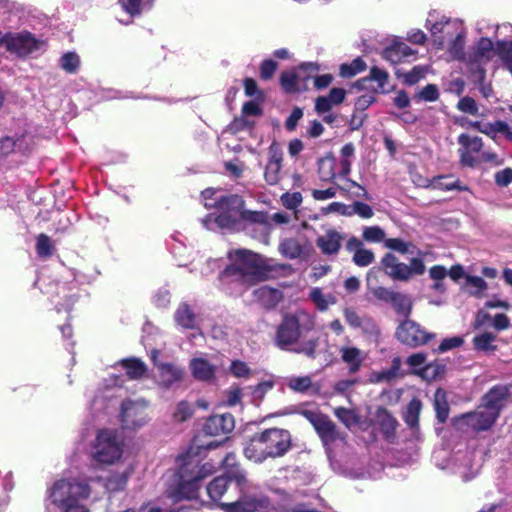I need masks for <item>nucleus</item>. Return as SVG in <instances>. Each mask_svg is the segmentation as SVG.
Instances as JSON below:
<instances>
[{
	"instance_id": "f257e3e1",
	"label": "nucleus",
	"mask_w": 512,
	"mask_h": 512,
	"mask_svg": "<svg viewBox=\"0 0 512 512\" xmlns=\"http://www.w3.org/2000/svg\"><path fill=\"white\" fill-rule=\"evenodd\" d=\"M228 258L232 263L220 272L219 279L236 282L247 287L275 279L293 271L291 264L277 263L271 258H266L247 249L230 251Z\"/></svg>"
},
{
	"instance_id": "f03ea898",
	"label": "nucleus",
	"mask_w": 512,
	"mask_h": 512,
	"mask_svg": "<svg viewBox=\"0 0 512 512\" xmlns=\"http://www.w3.org/2000/svg\"><path fill=\"white\" fill-rule=\"evenodd\" d=\"M220 442L212 441L205 447L190 446L185 454L177 458L178 463V483L172 492V497L176 500L196 499L200 489V483L203 479L213 474L215 467L212 463L201 464L200 452L216 448Z\"/></svg>"
},
{
	"instance_id": "7ed1b4c3",
	"label": "nucleus",
	"mask_w": 512,
	"mask_h": 512,
	"mask_svg": "<svg viewBox=\"0 0 512 512\" xmlns=\"http://www.w3.org/2000/svg\"><path fill=\"white\" fill-rule=\"evenodd\" d=\"M291 448V433L286 429L273 427L253 434L246 442L243 453L247 459L262 463L268 458L283 457Z\"/></svg>"
},
{
	"instance_id": "20e7f679",
	"label": "nucleus",
	"mask_w": 512,
	"mask_h": 512,
	"mask_svg": "<svg viewBox=\"0 0 512 512\" xmlns=\"http://www.w3.org/2000/svg\"><path fill=\"white\" fill-rule=\"evenodd\" d=\"M91 456L100 464H112L122 456V446L116 433L109 429L98 431L92 444Z\"/></svg>"
},
{
	"instance_id": "39448f33",
	"label": "nucleus",
	"mask_w": 512,
	"mask_h": 512,
	"mask_svg": "<svg viewBox=\"0 0 512 512\" xmlns=\"http://www.w3.org/2000/svg\"><path fill=\"white\" fill-rule=\"evenodd\" d=\"M312 328V323L301 325L296 314L287 313L282 317L276 328L274 343L281 350H288L290 346L298 343L303 330H311Z\"/></svg>"
},
{
	"instance_id": "423d86ee",
	"label": "nucleus",
	"mask_w": 512,
	"mask_h": 512,
	"mask_svg": "<svg viewBox=\"0 0 512 512\" xmlns=\"http://www.w3.org/2000/svg\"><path fill=\"white\" fill-rule=\"evenodd\" d=\"M381 266L386 275L399 281H408L412 276L422 275L425 272V264L421 258H412L410 265H407L399 262L393 253H386L382 257Z\"/></svg>"
},
{
	"instance_id": "0eeeda50",
	"label": "nucleus",
	"mask_w": 512,
	"mask_h": 512,
	"mask_svg": "<svg viewBox=\"0 0 512 512\" xmlns=\"http://www.w3.org/2000/svg\"><path fill=\"white\" fill-rule=\"evenodd\" d=\"M435 337V333L426 331L418 322L409 318L401 321L395 330V338L410 348L424 346Z\"/></svg>"
},
{
	"instance_id": "6e6552de",
	"label": "nucleus",
	"mask_w": 512,
	"mask_h": 512,
	"mask_svg": "<svg viewBox=\"0 0 512 512\" xmlns=\"http://www.w3.org/2000/svg\"><path fill=\"white\" fill-rule=\"evenodd\" d=\"M497 421V415L488 410H476L455 416L452 419V426L461 432H482L489 430Z\"/></svg>"
},
{
	"instance_id": "1a4fd4ad",
	"label": "nucleus",
	"mask_w": 512,
	"mask_h": 512,
	"mask_svg": "<svg viewBox=\"0 0 512 512\" xmlns=\"http://www.w3.org/2000/svg\"><path fill=\"white\" fill-rule=\"evenodd\" d=\"M299 414L313 426L324 446H329L340 438L336 424L328 415L310 409H302Z\"/></svg>"
},
{
	"instance_id": "9d476101",
	"label": "nucleus",
	"mask_w": 512,
	"mask_h": 512,
	"mask_svg": "<svg viewBox=\"0 0 512 512\" xmlns=\"http://www.w3.org/2000/svg\"><path fill=\"white\" fill-rule=\"evenodd\" d=\"M39 46L40 41L31 32H7L5 48L8 52L15 54L19 58L29 56L37 51Z\"/></svg>"
},
{
	"instance_id": "9b49d317",
	"label": "nucleus",
	"mask_w": 512,
	"mask_h": 512,
	"mask_svg": "<svg viewBox=\"0 0 512 512\" xmlns=\"http://www.w3.org/2000/svg\"><path fill=\"white\" fill-rule=\"evenodd\" d=\"M496 55V44L490 38L481 37L476 43L474 52L469 56L468 63L470 70L477 74V78L483 81L485 78V69L480 66L482 60L490 61Z\"/></svg>"
},
{
	"instance_id": "f8f14e48",
	"label": "nucleus",
	"mask_w": 512,
	"mask_h": 512,
	"mask_svg": "<svg viewBox=\"0 0 512 512\" xmlns=\"http://www.w3.org/2000/svg\"><path fill=\"white\" fill-rule=\"evenodd\" d=\"M510 394L511 389L508 385H494L482 397L480 408L482 407L493 415H497L498 419L501 411L506 406Z\"/></svg>"
},
{
	"instance_id": "ddd939ff",
	"label": "nucleus",
	"mask_w": 512,
	"mask_h": 512,
	"mask_svg": "<svg viewBox=\"0 0 512 512\" xmlns=\"http://www.w3.org/2000/svg\"><path fill=\"white\" fill-rule=\"evenodd\" d=\"M120 416L122 427L125 429H138L147 421L145 408L132 401L122 403Z\"/></svg>"
},
{
	"instance_id": "4468645a",
	"label": "nucleus",
	"mask_w": 512,
	"mask_h": 512,
	"mask_svg": "<svg viewBox=\"0 0 512 512\" xmlns=\"http://www.w3.org/2000/svg\"><path fill=\"white\" fill-rule=\"evenodd\" d=\"M278 251L283 257L290 260L306 259L312 251V246L308 240L300 241L297 238L289 237L280 241Z\"/></svg>"
},
{
	"instance_id": "2eb2a0df",
	"label": "nucleus",
	"mask_w": 512,
	"mask_h": 512,
	"mask_svg": "<svg viewBox=\"0 0 512 512\" xmlns=\"http://www.w3.org/2000/svg\"><path fill=\"white\" fill-rule=\"evenodd\" d=\"M234 427L235 421L232 414H218L207 418L203 426V432L208 436H221L230 433Z\"/></svg>"
},
{
	"instance_id": "dca6fc26",
	"label": "nucleus",
	"mask_w": 512,
	"mask_h": 512,
	"mask_svg": "<svg viewBox=\"0 0 512 512\" xmlns=\"http://www.w3.org/2000/svg\"><path fill=\"white\" fill-rule=\"evenodd\" d=\"M269 160L265 168L264 178L269 185H276L280 181L283 153L278 144L272 143L268 149Z\"/></svg>"
},
{
	"instance_id": "f3484780",
	"label": "nucleus",
	"mask_w": 512,
	"mask_h": 512,
	"mask_svg": "<svg viewBox=\"0 0 512 512\" xmlns=\"http://www.w3.org/2000/svg\"><path fill=\"white\" fill-rule=\"evenodd\" d=\"M61 479L56 481L50 490V499L53 504L58 507L64 508L65 512H89V510L79 504L71 502L70 493L67 489L59 486Z\"/></svg>"
},
{
	"instance_id": "a211bd4d",
	"label": "nucleus",
	"mask_w": 512,
	"mask_h": 512,
	"mask_svg": "<svg viewBox=\"0 0 512 512\" xmlns=\"http://www.w3.org/2000/svg\"><path fill=\"white\" fill-rule=\"evenodd\" d=\"M376 422L384 439L393 443L396 438V429L399 425L397 419L385 407H378L375 412Z\"/></svg>"
},
{
	"instance_id": "6ab92c4d",
	"label": "nucleus",
	"mask_w": 512,
	"mask_h": 512,
	"mask_svg": "<svg viewBox=\"0 0 512 512\" xmlns=\"http://www.w3.org/2000/svg\"><path fill=\"white\" fill-rule=\"evenodd\" d=\"M230 506L235 512H267L270 501L267 497L244 496L231 503H222Z\"/></svg>"
},
{
	"instance_id": "aec40b11",
	"label": "nucleus",
	"mask_w": 512,
	"mask_h": 512,
	"mask_svg": "<svg viewBox=\"0 0 512 512\" xmlns=\"http://www.w3.org/2000/svg\"><path fill=\"white\" fill-rule=\"evenodd\" d=\"M159 385L165 389L182 381L184 370L174 363H164L158 366Z\"/></svg>"
},
{
	"instance_id": "412c9836",
	"label": "nucleus",
	"mask_w": 512,
	"mask_h": 512,
	"mask_svg": "<svg viewBox=\"0 0 512 512\" xmlns=\"http://www.w3.org/2000/svg\"><path fill=\"white\" fill-rule=\"evenodd\" d=\"M416 51L413 50L406 43L401 41H394L391 45L387 46L383 52L382 56L387 61L392 64H398L405 61L408 57L414 56Z\"/></svg>"
},
{
	"instance_id": "4be33fe9",
	"label": "nucleus",
	"mask_w": 512,
	"mask_h": 512,
	"mask_svg": "<svg viewBox=\"0 0 512 512\" xmlns=\"http://www.w3.org/2000/svg\"><path fill=\"white\" fill-rule=\"evenodd\" d=\"M342 240L343 237L338 231L329 229L325 235L316 239V245L323 254L334 255L341 249Z\"/></svg>"
},
{
	"instance_id": "5701e85b",
	"label": "nucleus",
	"mask_w": 512,
	"mask_h": 512,
	"mask_svg": "<svg viewBox=\"0 0 512 512\" xmlns=\"http://www.w3.org/2000/svg\"><path fill=\"white\" fill-rule=\"evenodd\" d=\"M189 366L196 380L212 382L215 379L216 367L208 360L204 358H193Z\"/></svg>"
},
{
	"instance_id": "b1692460",
	"label": "nucleus",
	"mask_w": 512,
	"mask_h": 512,
	"mask_svg": "<svg viewBox=\"0 0 512 512\" xmlns=\"http://www.w3.org/2000/svg\"><path fill=\"white\" fill-rule=\"evenodd\" d=\"M254 297L265 309L275 308L283 299V293L279 289L270 286H262L254 291Z\"/></svg>"
},
{
	"instance_id": "393cba45",
	"label": "nucleus",
	"mask_w": 512,
	"mask_h": 512,
	"mask_svg": "<svg viewBox=\"0 0 512 512\" xmlns=\"http://www.w3.org/2000/svg\"><path fill=\"white\" fill-rule=\"evenodd\" d=\"M59 486L64 487L70 493L71 502L78 504L79 499H86L89 497L91 489L86 481L77 479H61Z\"/></svg>"
},
{
	"instance_id": "a878e982",
	"label": "nucleus",
	"mask_w": 512,
	"mask_h": 512,
	"mask_svg": "<svg viewBox=\"0 0 512 512\" xmlns=\"http://www.w3.org/2000/svg\"><path fill=\"white\" fill-rule=\"evenodd\" d=\"M340 353L342 361L348 366L349 373H357L364 361L362 351L354 346H343L340 348Z\"/></svg>"
},
{
	"instance_id": "bb28decb",
	"label": "nucleus",
	"mask_w": 512,
	"mask_h": 512,
	"mask_svg": "<svg viewBox=\"0 0 512 512\" xmlns=\"http://www.w3.org/2000/svg\"><path fill=\"white\" fill-rule=\"evenodd\" d=\"M119 364L126 370V375L131 380H139L145 377L148 371L147 365L136 357L121 359Z\"/></svg>"
},
{
	"instance_id": "cd10ccee",
	"label": "nucleus",
	"mask_w": 512,
	"mask_h": 512,
	"mask_svg": "<svg viewBox=\"0 0 512 512\" xmlns=\"http://www.w3.org/2000/svg\"><path fill=\"white\" fill-rule=\"evenodd\" d=\"M244 199L237 194H229L219 197L213 206L221 213L241 212L244 207Z\"/></svg>"
},
{
	"instance_id": "c85d7f7f",
	"label": "nucleus",
	"mask_w": 512,
	"mask_h": 512,
	"mask_svg": "<svg viewBox=\"0 0 512 512\" xmlns=\"http://www.w3.org/2000/svg\"><path fill=\"white\" fill-rule=\"evenodd\" d=\"M436 419L439 424H444L449 417L450 407L447 399V392L443 388H437L433 401Z\"/></svg>"
},
{
	"instance_id": "c756f323",
	"label": "nucleus",
	"mask_w": 512,
	"mask_h": 512,
	"mask_svg": "<svg viewBox=\"0 0 512 512\" xmlns=\"http://www.w3.org/2000/svg\"><path fill=\"white\" fill-rule=\"evenodd\" d=\"M421 410L422 402L420 399L416 397L412 398L407 404L406 411L403 415V420L410 429H419V419Z\"/></svg>"
},
{
	"instance_id": "7c9ffc66",
	"label": "nucleus",
	"mask_w": 512,
	"mask_h": 512,
	"mask_svg": "<svg viewBox=\"0 0 512 512\" xmlns=\"http://www.w3.org/2000/svg\"><path fill=\"white\" fill-rule=\"evenodd\" d=\"M446 372V365L435 360L427 363L426 367L417 369L416 375L427 381H434L444 376Z\"/></svg>"
},
{
	"instance_id": "2f4dec72",
	"label": "nucleus",
	"mask_w": 512,
	"mask_h": 512,
	"mask_svg": "<svg viewBox=\"0 0 512 512\" xmlns=\"http://www.w3.org/2000/svg\"><path fill=\"white\" fill-rule=\"evenodd\" d=\"M496 335L491 332L477 334L472 339L473 349L479 352L493 353L497 350L494 344Z\"/></svg>"
},
{
	"instance_id": "473e14b6",
	"label": "nucleus",
	"mask_w": 512,
	"mask_h": 512,
	"mask_svg": "<svg viewBox=\"0 0 512 512\" xmlns=\"http://www.w3.org/2000/svg\"><path fill=\"white\" fill-rule=\"evenodd\" d=\"M395 313L402 315L405 319L409 318L413 309V302L411 298L403 293L396 292L390 302Z\"/></svg>"
},
{
	"instance_id": "72a5a7b5",
	"label": "nucleus",
	"mask_w": 512,
	"mask_h": 512,
	"mask_svg": "<svg viewBox=\"0 0 512 512\" xmlns=\"http://www.w3.org/2000/svg\"><path fill=\"white\" fill-rule=\"evenodd\" d=\"M317 166L318 175L322 181H332L335 179V159L332 154L319 158Z\"/></svg>"
},
{
	"instance_id": "f704fd0d",
	"label": "nucleus",
	"mask_w": 512,
	"mask_h": 512,
	"mask_svg": "<svg viewBox=\"0 0 512 512\" xmlns=\"http://www.w3.org/2000/svg\"><path fill=\"white\" fill-rule=\"evenodd\" d=\"M229 480L225 476H218L214 478L207 485V493L210 499L214 502H219L228 488Z\"/></svg>"
},
{
	"instance_id": "c9c22d12",
	"label": "nucleus",
	"mask_w": 512,
	"mask_h": 512,
	"mask_svg": "<svg viewBox=\"0 0 512 512\" xmlns=\"http://www.w3.org/2000/svg\"><path fill=\"white\" fill-rule=\"evenodd\" d=\"M174 317L177 324L185 329H193L195 326V314L186 303L179 305Z\"/></svg>"
},
{
	"instance_id": "e433bc0d",
	"label": "nucleus",
	"mask_w": 512,
	"mask_h": 512,
	"mask_svg": "<svg viewBox=\"0 0 512 512\" xmlns=\"http://www.w3.org/2000/svg\"><path fill=\"white\" fill-rule=\"evenodd\" d=\"M35 251L41 259L50 258L55 251L51 238L44 233H40L36 238Z\"/></svg>"
},
{
	"instance_id": "4c0bfd02",
	"label": "nucleus",
	"mask_w": 512,
	"mask_h": 512,
	"mask_svg": "<svg viewBox=\"0 0 512 512\" xmlns=\"http://www.w3.org/2000/svg\"><path fill=\"white\" fill-rule=\"evenodd\" d=\"M366 68V62L361 57H357L350 63L341 64L339 74L343 78H351L356 74L365 71Z\"/></svg>"
},
{
	"instance_id": "58836bf2",
	"label": "nucleus",
	"mask_w": 512,
	"mask_h": 512,
	"mask_svg": "<svg viewBox=\"0 0 512 512\" xmlns=\"http://www.w3.org/2000/svg\"><path fill=\"white\" fill-rule=\"evenodd\" d=\"M298 81L299 77L294 71H283L279 78L281 88L287 94L300 92Z\"/></svg>"
},
{
	"instance_id": "ea45409f",
	"label": "nucleus",
	"mask_w": 512,
	"mask_h": 512,
	"mask_svg": "<svg viewBox=\"0 0 512 512\" xmlns=\"http://www.w3.org/2000/svg\"><path fill=\"white\" fill-rule=\"evenodd\" d=\"M375 269L372 268L368 274H367V289H368V292L377 300L381 301V302H384V303H390L394 294L396 293L395 291H392L386 287H383V286H370V276L373 272V270Z\"/></svg>"
},
{
	"instance_id": "a19ab883",
	"label": "nucleus",
	"mask_w": 512,
	"mask_h": 512,
	"mask_svg": "<svg viewBox=\"0 0 512 512\" xmlns=\"http://www.w3.org/2000/svg\"><path fill=\"white\" fill-rule=\"evenodd\" d=\"M432 185L434 188H438L444 191H465L468 189L466 186H461V183L458 179L452 180V176H437L433 179Z\"/></svg>"
},
{
	"instance_id": "79ce46f5",
	"label": "nucleus",
	"mask_w": 512,
	"mask_h": 512,
	"mask_svg": "<svg viewBox=\"0 0 512 512\" xmlns=\"http://www.w3.org/2000/svg\"><path fill=\"white\" fill-rule=\"evenodd\" d=\"M486 128L487 130L484 131L485 135L494 139L497 133H501L507 140L512 141V129L506 122L497 120L492 123H486Z\"/></svg>"
},
{
	"instance_id": "37998d69",
	"label": "nucleus",
	"mask_w": 512,
	"mask_h": 512,
	"mask_svg": "<svg viewBox=\"0 0 512 512\" xmlns=\"http://www.w3.org/2000/svg\"><path fill=\"white\" fill-rule=\"evenodd\" d=\"M496 55L503 62L504 67L508 70L512 67V40H499L496 42Z\"/></svg>"
},
{
	"instance_id": "c03bdc74",
	"label": "nucleus",
	"mask_w": 512,
	"mask_h": 512,
	"mask_svg": "<svg viewBox=\"0 0 512 512\" xmlns=\"http://www.w3.org/2000/svg\"><path fill=\"white\" fill-rule=\"evenodd\" d=\"M80 66V58L75 52H66L60 58V67L69 74L77 72Z\"/></svg>"
},
{
	"instance_id": "a18cd8bd",
	"label": "nucleus",
	"mask_w": 512,
	"mask_h": 512,
	"mask_svg": "<svg viewBox=\"0 0 512 512\" xmlns=\"http://www.w3.org/2000/svg\"><path fill=\"white\" fill-rule=\"evenodd\" d=\"M458 143L464 148V150L474 153H478L483 147V142L480 137H471L465 133L459 135Z\"/></svg>"
},
{
	"instance_id": "49530a36",
	"label": "nucleus",
	"mask_w": 512,
	"mask_h": 512,
	"mask_svg": "<svg viewBox=\"0 0 512 512\" xmlns=\"http://www.w3.org/2000/svg\"><path fill=\"white\" fill-rule=\"evenodd\" d=\"M334 414L347 427L359 422V416L353 409H348L342 406L337 407L334 409Z\"/></svg>"
},
{
	"instance_id": "de8ad7c7",
	"label": "nucleus",
	"mask_w": 512,
	"mask_h": 512,
	"mask_svg": "<svg viewBox=\"0 0 512 512\" xmlns=\"http://www.w3.org/2000/svg\"><path fill=\"white\" fill-rule=\"evenodd\" d=\"M244 92L247 97L254 98L257 101L264 100V92L259 89L255 79L246 77L243 80Z\"/></svg>"
},
{
	"instance_id": "09e8293b",
	"label": "nucleus",
	"mask_w": 512,
	"mask_h": 512,
	"mask_svg": "<svg viewBox=\"0 0 512 512\" xmlns=\"http://www.w3.org/2000/svg\"><path fill=\"white\" fill-rule=\"evenodd\" d=\"M319 344L318 338H312L308 341L302 343L301 345H298L297 347L293 348L291 351L297 353V354H304L306 357L310 359L316 358V349Z\"/></svg>"
},
{
	"instance_id": "8fccbe9b",
	"label": "nucleus",
	"mask_w": 512,
	"mask_h": 512,
	"mask_svg": "<svg viewBox=\"0 0 512 512\" xmlns=\"http://www.w3.org/2000/svg\"><path fill=\"white\" fill-rule=\"evenodd\" d=\"M194 409L187 401H180L173 413V418L177 422H185L192 417Z\"/></svg>"
},
{
	"instance_id": "3c124183",
	"label": "nucleus",
	"mask_w": 512,
	"mask_h": 512,
	"mask_svg": "<svg viewBox=\"0 0 512 512\" xmlns=\"http://www.w3.org/2000/svg\"><path fill=\"white\" fill-rule=\"evenodd\" d=\"M369 83L375 81L378 84V90L384 91V87L388 82L389 74L387 71L380 69L377 66L370 68L369 75L367 76Z\"/></svg>"
},
{
	"instance_id": "603ef678",
	"label": "nucleus",
	"mask_w": 512,
	"mask_h": 512,
	"mask_svg": "<svg viewBox=\"0 0 512 512\" xmlns=\"http://www.w3.org/2000/svg\"><path fill=\"white\" fill-rule=\"evenodd\" d=\"M426 70L422 66H414L411 71L403 73L402 75L397 73V76L403 77V82L406 85L412 86L417 84L422 78L425 77Z\"/></svg>"
},
{
	"instance_id": "864d4df0",
	"label": "nucleus",
	"mask_w": 512,
	"mask_h": 512,
	"mask_svg": "<svg viewBox=\"0 0 512 512\" xmlns=\"http://www.w3.org/2000/svg\"><path fill=\"white\" fill-rule=\"evenodd\" d=\"M278 69V63L273 59H264L259 66V77L261 80L268 81L273 78Z\"/></svg>"
},
{
	"instance_id": "5fc2aeb1",
	"label": "nucleus",
	"mask_w": 512,
	"mask_h": 512,
	"mask_svg": "<svg viewBox=\"0 0 512 512\" xmlns=\"http://www.w3.org/2000/svg\"><path fill=\"white\" fill-rule=\"evenodd\" d=\"M375 260L372 250L361 248L357 249L353 255V262L359 267H366L372 264Z\"/></svg>"
},
{
	"instance_id": "6e6d98bb",
	"label": "nucleus",
	"mask_w": 512,
	"mask_h": 512,
	"mask_svg": "<svg viewBox=\"0 0 512 512\" xmlns=\"http://www.w3.org/2000/svg\"><path fill=\"white\" fill-rule=\"evenodd\" d=\"M312 386V380L310 376H299L293 377L288 382V387L299 393H305Z\"/></svg>"
},
{
	"instance_id": "4d7b16f0",
	"label": "nucleus",
	"mask_w": 512,
	"mask_h": 512,
	"mask_svg": "<svg viewBox=\"0 0 512 512\" xmlns=\"http://www.w3.org/2000/svg\"><path fill=\"white\" fill-rule=\"evenodd\" d=\"M464 344V339L460 336H453L449 338H444L439 346L434 349L435 353L441 354L447 351L453 350L455 348H459Z\"/></svg>"
},
{
	"instance_id": "13d9d810",
	"label": "nucleus",
	"mask_w": 512,
	"mask_h": 512,
	"mask_svg": "<svg viewBox=\"0 0 512 512\" xmlns=\"http://www.w3.org/2000/svg\"><path fill=\"white\" fill-rule=\"evenodd\" d=\"M439 96L440 93L437 85L427 84L419 91L416 97L423 101L434 102L439 99Z\"/></svg>"
},
{
	"instance_id": "bf43d9fd",
	"label": "nucleus",
	"mask_w": 512,
	"mask_h": 512,
	"mask_svg": "<svg viewBox=\"0 0 512 512\" xmlns=\"http://www.w3.org/2000/svg\"><path fill=\"white\" fill-rule=\"evenodd\" d=\"M230 372L237 378H249L252 373L247 363L241 360H233L231 362Z\"/></svg>"
},
{
	"instance_id": "052dcab7",
	"label": "nucleus",
	"mask_w": 512,
	"mask_h": 512,
	"mask_svg": "<svg viewBox=\"0 0 512 512\" xmlns=\"http://www.w3.org/2000/svg\"><path fill=\"white\" fill-rule=\"evenodd\" d=\"M427 354L425 352H417L413 353L406 359V364L413 368L412 373L416 375L417 369H422L426 367L427 363Z\"/></svg>"
},
{
	"instance_id": "680f3d73",
	"label": "nucleus",
	"mask_w": 512,
	"mask_h": 512,
	"mask_svg": "<svg viewBox=\"0 0 512 512\" xmlns=\"http://www.w3.org/2000/svg\"><path fill=\"white\" fill-rule=\"evenodd\" d=\"M457 109L463 113L470 115L478 114V105L475 99L470 96L462 97L457 103Z\"/></svg>"
},
{
	"instance_id": "e2e57ef3",
	"label": "nucleus",
	"mask_w": 512,
	"mask_h": 512,
	"mask_svg": "<svg viewBox=\"0 0 512 512\" xmlns=\"http://www.w3.org/2000/svg\"><path fill=\"white\" fill-rule=\"evenodd\" d=\"M385 246L389 248L390 250L399 252L401 254H407L409 253V248L414 247L412 243H408L403 241L400 238H388L385 240Z\"/></svg>"
},
{
	"instance_id": "0e129e2a",
	"label": "nucleus",
	"mask_w": 512,
	"mask_h": 512,
	"mask_svg": "<svg viewBox=\"0 0 512 512\" xmlns=\"http://www.w3.org/2000/svg\"><path fill=\"white\" fill-rule=\"evenodd\" d=\"M362 236H363L364 240H366L368 242L378 243V242H381L384 240L385 233H384V230L382 228H380L379 226H370V227H366L363 230Z\"/></svg>"
},
{
	"instance_id": "69168bd1",
	"label": "nucleus",
	"mask_w": 512,
	"mask_h": 512,
	"mask_svg": "<svg viewBox=\"0 0 512 512\" xmlns=\"http://www.w3.org/2000/svg\"><path fill=\"white\" fill-rule=\"evenodd\" d=\"M118 3L131 17L141 14L142 0H118Z\"/></svg>"
},
{
	"instance_id": "338daca9",
	"label": "nucleus",
	"mask_w": 512,
	"mask_h": 512,
	"mask_svg": "<svg viewBox=\"0 0 512 512\" xmlns=\"http://www.w3.org/2000/svg\"><path fill=\"white\" fill-rule=\"evenodd\" d=\"M226 469V475L225 477L228 478V480H234L238 485H241L246 482V476L245 471L240 467V465H235V467H229Z\"/></svg>"
},
{
	"instance_id": "774afa93",
	"label": "nucleus",
	"mask_w": 512,
	"mask_h": 512,
	"mask_svg": "<svg viewBox=\"0 0 512 512\" xmlns=\"http://www.w3.org/2000/svg\"><path fill=\"white\" fill-rule=\"evenodd\" d=\"M494 181L499 187H507L512 183V168L507 167L497 171L494 175Z\"/></svg>"
}]
</instances>
